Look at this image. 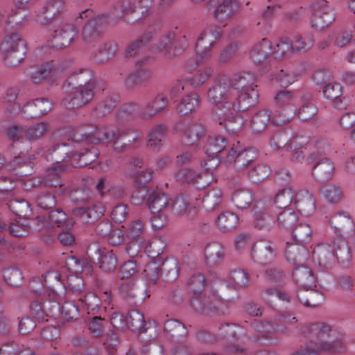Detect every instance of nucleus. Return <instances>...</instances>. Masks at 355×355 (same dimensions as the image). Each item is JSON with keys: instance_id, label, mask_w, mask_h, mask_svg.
Wrapping results in <instances>:
<instances>
[{"instance_id": "f257e3e1", "label": "nucleus", "mask_w": 355, "mask_h": 355, "mask_svg": "<svg viewBox=\"0 0 355 355\" xmlns=\"http://www.w3.org/2000/svg\"><path fill=\"white\" fill-rule=\"evenodd\" d=\"M255 80V75L249 71L240 72L231 80L218 75L208 89L209 103L220 112L215 119L230 134L241 130L245 121L240 112L257 102L259 95Z\"/></svg>"}, {"instance_id": "f03ea898", "label": "nucleus", "mask_w": 355, "mask_h": 355, "mask_svg": "<svg viewBox=\"0 0 355 355\" xmlns=\"http://www.w3.org/2000/svg\"><path fill=\"white\" fill-rule=\"evenodd\" d=\"M69 133L73 150L71 165L74 167H83L92 164L100 154L95 146L83 148L81 141L112 144L114 151L121 153L130 148L131 145L142 137L140 132L130 128L90 124L70 128Z\"/></svg>"}, {"instance_id": "7ed1b4c3", "label": "nucleus", "mask_w": 355, "mask_h": 355, "mask_svg": "<svg viewBox=\"0 0 355 355\" xmlns=\"http://www.w3.org/2000/svg\"><path fill=\"white\" fill-rule=\"evenodd\" d=\"M145 1H123L121 5V15H116L114 18L108 17L106 15H101L94 17V12L91 9H85L79 12V16L76 19L77 24L80 20H86L83 29V39L89 44L95 46L101 39L102 28L110 23L112 20L118 21L122 16L127 15L129 13H137L138 15H143L146 10H143L142 4Z\"/></svg>"}, {"instance_id": "20e7f679", "label": "nucleus", "mask_w": 355, "mask_h": 355, "mask_svg": "<svg viewBox=\"0 0 355 355\" xmlns=\"http://www.w3.org/2000/svg\"><path fill=\"white\" fill-rule=\"evenodd\" d=\"M331 327L324 323H315L306 326L302 334L309 339L306 346L292 355H320L322 352L342 353L345 350V345L341 338L330 340Z\"/></svg>"}, {"instance_id": "39448f33", "label": "nucleus", "mask_w": 355, "mask_h": 355, "mask_svg": "<svg viewBox=\"0 0 355 355\" xmlns=\"http://www.w3.org/2000/svg\"><path fill=\"white\" fill-rule=\"evenodd\" d=\"M49 123L45 121L35 123L29 126L12 125L8 128L7 135L12 141V148L19 151L18 156H15L12 162L8 164L10 169H15L17 166L31 163L30 160L24 161V152L32 148V142L40 139L48 131Z\"/></svg>"}, {"instance_id": "423d86ee", "label": "nucleus", "mask_w": 355, "mask_h": 355, "mask_svg": "<svg viewBox=\"0 0 355 355\" xmlns=\"http://www.w3.org/2000/svg\"><path fill=\"white\" fill-rule=\"evenodd\" d=\"M206 279L201 273L193 275L188 282V288L193 293L191 300V305L196 311L210 315L218 313L219 306L221 304L220 299L217 298L216 294L214 293V299L202 295L205 288Z\"/></svg>"}, {"instance_id": "0eeeda50", "label": "nucleus", "mask_w": 355, "mask_h": 355, "mask_svg": "<svg viewBox=\"0 0 355 355\" xmlns=\"http://www.w3.org/2000/svg\"><path fill=\"white\" fill-rule=\"evenodd\" d=\"M221 35V28L217 26H209L202 31L196 43L195 50L198 60L193 68L210 57L212 47L216 41L220 38ZM192 69L193 67H190L189 63H187L185 70L191 72Z\"/></svg>"}, {"instance_id": "6e6552de", "label": "nucleus", "mask_w": 355, "mask_h": 355, "mask_svg": "<svg viewBox=\"0 0 355 355\" xmlns=\"http://www.w3.org/2000/svg\"><path fill=\"white\" fill-rule=\"evenodd\" d=\"M1 51L6 64L12 67L24 60L26 54V45L18 33H13L2 42Z\"/></svg>"}, {"instance_id": "1a4fd4ad", "label": "nucleus", "mask_w": 355, "mask_h": 355, "mask_svg": "<svg viewBox=\"0 0 355 355\" xmlns=\"http://www.w3.org/2000/svg\"><path fill=\"white\" fill-rule=\"evenodd\" d=\"M60 296L53 291L44 292L43 297L36 298L31 304V313L38 321L47 320L46 317L53 315L55 310L60 309Z\"/></svg>"}, {"instance_id": "9d476101", "label": "nucleus", "mask_w": 355, "mask_h": 355, "mask_svg": "<svg viewBox=\"0 0 355 355\" xmlns=\"http://www.w3.org/2000/svg\"><path fill=\"white\" fill-rule=\"evenodd\" d=\"M54 171L55 170L53 169L46 170V175L44 179L39 177L28 178L22 175L17 180L15 186L3 187L1 189L8 191L13 189L18 184L24 187L26 190L40 186L55 189H57L58 186H59L61 188L62 185L60 176H59L58 173H54Z\"/></svg>"}, {"instance_id": "9b49d317", "label": "nucleus", "mask_w": 355, "mask_h": 355, "mask_svg": "<svg viewBox=\"0 0 355 355\" xmlns=\"http://www.w3.org/2000/svg\"><path fill=\"white\" fill-rule=\"evenodd\" d=\"M257 157V151L252 148L242 149L239 141L232 144L225 157V162L234 164L236 170L241 171L251 166Z\"/></svg>"}, {"instance_id": "f8f14e48", "label": "nucleus", "mask_w": 355, "mask_h": 355, "mask_svg": "<svg viewBox=\"0 0 355 355\" xmlns=\"http://www.w3.org/2000/svg\"><path fill=\"white\" fill-rule=\"evenodd\" d=\"M162 270L167 271L173 277H177L179 271L177 260L173 258L166 259L164 261H162V259H159V260L151 259L146 265L143 274L146 281L155 283Z\"/></svg>"}, {"instance_id": "ddd939ff", "label": "nucleus", "mask_w": 355, "mask_h": 355, "mask_svg": "<svg viewBox=\"0 0 355 355\" xmlns=\"http://www.w3.org/2000/svg\"><path fill=\"white\" fill-rule=\"evenodd\" d=\"M96 87V83H91L86 87H71V91L62 101L63 106L68 109H74L87 105L93 99Z\"/></svg>"}, {"instance_id": "4468645a", "label": "nucleus", "mask_w": 355, "mask_h": 355, "mask_svg": "<svg viewBox=\"0 0 355 355\" xmlns=\"http://www.w3.org/2000/svg\"><path fill=\"white\" fill-rule=\"evenodd\" d=\"M73 145L71 146L65 143L53 145L46 154V160L52 162L53 164L49 169L55 170L54 173L60 176V172L64 170V165L61 163L64 162L71 165V161L73 158Z\"/></svg>"}, {"instance_id": "2eb2a0df", "label": "nucleus", "mask_w": 355, "mask_h": 355, "mask_svg": "<svg viewBox=\"0 0 355 355\" xmlns=\"http://www.w3.org/2000/svg\"><path fill=\"white\" fill-rule=\"evenodd\" d=\"M327 3L328 1H313L311 6L312 27L323 29L335 20L336 13Z\"/></svg>"}, {"instance_id": "dca6fc26", "label": "nucleus", "mask_w": 355, "mask_h": 355, "mask_svg": "<svg viewBox=\"0 0 355 355\" xmlns=\"http://www.w3.org/2000/svg\"><path fill=\"white\" fill-rule=\"evenodd\" d=\"M254 225L260 230L269 231L276 225V214L273 207L266 206L263 201H259L252 208Z\"/></svg>"}, {"instance_id": "f3484780", "label": "nucleus", "mask_w": 355, "mask_h": 355, "mask_svg": "<svg viewBox=\"0 0 355 355\" xmlns=\"http://www.w3.org/2000/svg\"><path fill=\"white\" fill-rule=\"evenodd\" d=\"M276 256V249L272 246V243L268 240L260 239L252 245L251 257L259 263L270 262Z\"/></svg>"}, {"instance_id": "a211bd4d", "label": "nucleus", "mask_w": 355, "mask_h": 355, "mask_svg": "<svg viewBox=\"0 0 355 355\" xmlns=\"http://www.w3.org/2000/svg\"><path fill=\"white\" fill-rule=\"evenodd\" d=\"M78 34V28L71 24H62L53 31V46L62 49L69 46Z\"/></svg>"}, {"instance_id": "6ab92c4d", "label": "nucleus", "mask_w": 355, "mask_h": 355, "mask_svg": "<svg viewBox=\"0 0 355 355\" xmlns=\"http://www.w3.org/2000/svg\"><path fill=\"white\" fill-rule=\"evenodd\" d=\"M160 28L161 25L159 24L150 26L141 36L131 42L125 49V57L131 58L143 51L148 46L157 31Z\"/></svg>"}, {"instance_id": "aec40b11", "label": "nucleus", "mask_w": 355, "mask_h": 355, "mask_svg": "<svg viewBox=\"0 0 355 355\" xmlns=\"http://www.w3.org/2000/svg\"><path fill=\"white\" fill-rule=\"evenodd\" d=\"M286 150L291 153V159L295 162H302L304 158L303 148L308 144L309 139L301 132H295L288 136Z\"/></svg>"}, {"instance_id": "412c9836", "label": "nucleus", "mask_w": 355, "mask_h": 355, "mask_svg": "<svg viewBox=\"0 0 355 355\" xmlns=\"http://www.w3.org/2000/svg\"><path fill=\"white\" fill-rule=\"evenodd\" d=\"M52 103L46 98H37L26 103L21 109L25 117L37 118L46 114L51 110Z\"/></svg>"}, {"instance_id": "4be33fe9", "label": "nucleus", "mask_w": 355, "mask_h": 355, "mask_svg": "<svg viewBox=\"0 0 355 355\" xmlns=\"http://www.w3.org/2000/svg\"><path fill=\"white\" fill-rule=\"evenodd\" d=\"M207 126L201 122L193 121L184 125L182 141L185 145H196L207 133Z\"/></svg>"}, {"instance_id": "5701e85b", "label": "nucleus", "mask_w": 355, "mask_h": 355, "mask_svg": "<svg viewBox=\"0 0 355 355\" xmlns=\"http://www.w3.org/2000/svg\"><path fill=\"white\" fill-rule=\"evenodd\" d=\"M279 331L277 325L271 322H260L254 320L248 330V334L253 336L255 342H261L263 340H270L273 338V335Z\"/></svg>"}, {"instance_id": "b1692460", "label": "nucleus", "mask_w": 355, "mask_h": 355, "mask_svg": "<svg viewBox=\"0 0 355 355\" xmlns=\"http://www.w3.org/2000/svg\"><path fill=\"white\" fill-rule=\"evenodd\" d=\"M105 211V206L98 202L89 204L86 207L76 208L73 210V214L83 222L90 223L101 218Z\"/></svg>"}, {"instance_id": "393cba45", "label": "nucleus", "mask_w": 355, "mask_h": 355, "mask_svg": "<svg viewBox=\"0 0 355 355\" xmlns=\"http://www.w3.org/2000/svg\"><path fill=\"white\" fill-rule=\"evenodd\" d=\"M178 28L164 32L156 41L153 45L155 51L162 53L166 58H172L175 57L173 51V41L177 36Z\"/></svg>"}, {"instance_id": "a878e982", "label": "nucleus", "mask_w": 355, "mask_h": 355, "mask_svg": "<svg viewBox=\"0 0 355 355\" xmlns=\"http://www.w3.org/2000/svg\"><path fill=\"white\" fill-rule=\"evenodd\" d=\"M200 103V96L196 92L182 96L176 105V112L180 116H187L195 112Z\"/></svg>"}, {"instance_id": "bb28decb", "label": "nucleus", "mask_w": 355, "mask_h": 355, "mask_svg": "<svg viewBox=\"0 0 355 355\" xmlns=\"http://www.w3.org/2000/svg\"><path fill=\"white\" fill-rule=\"evenodd\" d=\"M294 204L297 211L303 216H311L315 209V199L306 190L299 191L295 196Z\"/></svg>"}, {"instance_id": "cd10ccee", "label": "nucleus", "mask_w": 355, "mask_h": 355, "mask_svg": "<svg viewBox=\"0 0 355 355\" xmlns=\"http://www.w3.org/2000/svg\"><path fill=\"white\" fill-rule=\"evenodd\" d=\"M250 60L257 65L266 62L272 55V44L267 38H263L256 42L250 51Z\"/></svg>"}, {"instance_id": "c85d7f7f", "label": "nucleus", "mask_w": 355, "mask_h": 355, "mask_svg": "<svg viewBox=\"0 0 355 355\" xmlns=\"http://www.w3.org/2000/svg\"><path fill=\"white\" fill-rule=\"evenodd\" d=\"M313 257L324 268L331 267L336 262L334 248L328 243L317 245L313 250Z\"/></svg>"}, {"instance_id": "c756f323", "label": "nucleus", "mask_w": 355, "mask_h": 355, "mask_svg": "<svg viewBox=\"0 0 355 355\" xmlns=\"http://www.w3.org/2000/svg\"><path fill=\"white\" fill-rule=\"evenodd\" d=\"M168 98L165 94L160 93L148 102L142 109L141 119H150L162 112L168 106Z\"/></svg>"}, {"instance_id": "7c9ffc66", "label": "nucleus", "mask_w": 355, "mask_h": 355, "mask_svg": "<svg viewBox=\"0 0 355 355\" xmlns=\"http://www.w3.org/2000/svg\"><path fill=\"white\" fill-rule=\"evenodd\" d=\"M93 248L96 250L98 254V259L99 260L101 269L105 272L113 271L117 264V258L114 250L105 248H101L96 244L89 245L88 250H92Z\"/></svg>"}, {"instance_id": "2f4dec72", "label": "nucleus", "mask_w": 355, "mask_h": 355, "mask_svg": "<svg viewBox=\"0 0 355 355\" xmlns=\"http://www.w3.org/2000/svg\"><path fill=\"white\" fill-rule=\"evenodd\" d=\"M293 277L302 290L316 287V279L309 267L302 266L295 268L293 272Z\"/></svg>"}, {"instance_id": "473e14b6", "label": "nucleus", "mask_w": 355, "mask_h": 355, "mask_svg": "<svg viewBox=\"0 0 355 355\" xmlns=\"http://www.w3.org/2000/svg\"><path fill=\"white\" fill-rule=\"evenodd\" d=\"M207 159L201 163V167L203 170V175H199L200 180L205 179L202 182H199L200 187H205L209 185L214 180V173L212 171L215 169L220 163L218 155H206Z\"/></svg>"}, {"instance_id": "72a5a7b5", "label": "nucleus", "mask_w": 355, "mask_h": 355, "mask_svg": "<svg viewBox=\"0 0 355 355\" xmlns=\"http://www.w3.org/2000/svg\"><path fill=\"white\" fill-rule=\"evenodd\" d=\"M169 202L168 196L159 191H152L146 199V205L151 213L164 212L168 209Z\"/></svg>"}, {"instance_id": "f704fd0d", "label": "nucleus", "mask_w": 355, "mask_h": 355, "mask_svg": "<svg viewBox=\"0 0 355 355\" xmlns=\"http://www.w3.org/2000/svg\"><path fill=\"white\" fill-rule=\"evenodd\" d=\"M151 324L156 327L164 325V331L173 336L179 338L187 335L184 325L177 320L168 319L164 321L161 317H158L153 322H149V324L151 325Z\"/></svg>"}, {"instance_id": "c9c22d12", "label": "nucleus", "mask_w": 355, "mask_h": 355, "mask_svg": "<svg viewBox=\"0 0 355 355\" xmlns=\"http://www.w3.org/2000/svg\"><path fill=\"white\" fill-rule=\"evenodd\" d=\"M205 260L211 266H216L221 263L225 256L223 245L218 242L209 243L205 248Z\"/></svg>"}, {"instance_id": "e433bc0d", "label": "nucleus", "mask_w": 355, "mask_h": 355, "mask_svg": "<svg viewBox=\"0 0 355 355\" xmlns=\"http://www.w3.org/2000/svg\"><path fill=\"white\" fill-rule=\"evenodd\" d=\"M167 131L168 128L164 124L154 126L148 135L147 146L154 151H160Z\"/></svg>"}, {"instance_id": "4c0bfd02", "label": "nucleus", "mask_w": 355, "mask_h": 355, "mask_svg": "<svg viewBox=\"0 0 355 355\" xmlns=\"http://www.w3.org/2000/svg\"><path fill=\"white\" fill-rule=\"evenodd\" d=\"M322 93L325 98L334 102V106L336 108H342L345 97L343 96V87L339 83L336 81L328 83L323 87Z\"/></svg>"}, {"instance_id": "58836bf2", "label": "nucleus", "mask_w": 355, "mask_h": 355, "mask_svg": "<svg viewBox=\"0 0 355 355\" xmlns=\"http://www.w3.org/2000/svg\"><path fill=\"white\" fill-rule=\"evenodd\" d=\"M152 78V72L146 68H139L126 76L124 83L128 89H133L148 81Z\"/></svg>"}, {"instance_id": "ea45409f", "label": "nucleus", "mask_w": 355, "mask_h": 355, "mask_svg": "<svg viewBox=\"0 0 355 355\" xmlns=\"http://www.w3.org/2000/svg\"><path fill=\"white\" fill-rule=\"evenodd\" d=\"M329 225L332 227L336 233L353 230L354 221L349 213L339 211L334 214L329 220Z\"/></svg>"}, {"instance_id": "a19ab883", "label": "nucleus", "mask_w": 355, "mask_h": 355, "mask_svg": "<svg viewBox=\"0 0 355 355\" xmlns=\"http://www.w3.org/2000/svg\"><path fill=\"white\" fill-rule=\"evenodd\" d=\"M285 256L288 262L296 264L307 259L308 251L304 245L298 243L286 242Z\"/></svg>"}, {"instance_id": "79ce46f5", "label": "nucleus", "mask_w": 355, "mask_h": 355, "mask_svg": "<svg viewBox=\"0 0 355 355\" xmlns=\"http://www.w3.org/2000/svg\"><path fill=\"white\" fill-rule=\"evenodd\" d=\"M296 92L293 90L281 89L274 96V103L277 107L296 110Z\"/></svg>"}, {"instance_id": "37998d69", "label": "nucleus", "mask_w": 355, "mask_h": 355, "mask_svg": "<svg viewBox=\"0 0 355 355\" xmlns=\"http://www.w3.org/2000/svg\"><path fill=\"white\" fill-rule=\"evenodd\" d=\"M176 215L186 214L188 217H193L197 214L196 207L191 206L186 197L180 196L169 202V209Z\"/></svg>"}, {"instance_id": "c03bdc74", "label": "nucleus", "mask_w": 355, "mask_h": 355, "mask_svg": "<svg viewBox=\"0 0 355 355\" xmlns=\"http://www.w3.org/2000/svg\"><path fill=\"white\" fill-rule=\"evenodd\" d=\"M93 72L88 69H81L78 71L73 72L67 78L66 83L69 87H86L91 83H96L93 80Z\"/></svg>"}, {"instance_id": "a18cd8bd", "label": "nucleus", "mask_w": 355, "mask_h": 355, "mask_svg": "<svg viewBox=\"0 0 355 355\" xmlns=\"http://www.w3.org/2000/svg\"><path fill=\"white\" fill-rule=\"evenodd\" d=\"M227 146L226 138L220 135H210L206 139L203 149L206 155H218Z\"/></svg>"}, {"instance_id": "49530a36", "label": "nucleus", "mask_w": 355, "mask_h": 355, "mask_svg": "<svg viewBox=\"0 0 355 355\" xmlns=\"http://www.w3.org/2000/svg\"><path fill=\"white\" fill-rule=\"evenodd\" d=\"M239 223V218L238 215L230 211L222 212L216 220L217 228L223 232L236 229Z\"/></svg>"}, {"instance_id": "de8ad7c7", "label": "nucleus", "mask_w": 355, "mask_h": 355, "mask_svg": "<svg viewBox=\"0 0 355 355\" xmlns=\"http://www.w3.org/2000/svg\"><path fill=\"white\" fill-rule=\"evenodd\" d=\"M239 8V1H222L216 6L214 17L223 22L230 18Z\"/></svg>"}, {"instance_id": "09e8293b", "label": "nucleus", "mask_w": 355, "mask_h": 355, "mask_svg": "<svg viewBox=\"0 0 355 355\" xmlns=\"http://www.w3.org/2000/svg\"><path fill=\"white\" fill-rule=\"evenodd\" d=\"M271 121V112L263 109L256 112L251 117L250 125L252 130L255 133L263 131Z\"/></svg>"}, {"instance_id": "8fccbe9b", "label": "nucleus", "mask_w": 355, "mask_h": 355, "mask_svg": "<svg viewBox=\"0 0 355 355\" xmlns=\"http://www.w3.org/2000/svg\"><path fill=\"white\" fill-rule=\"evenodd\" d=\"M297 297L302 304L308 307H315L324 301L323 295L314 288L300 290Z\"/></svg>"}, {"instance_id": "3c124183", "label": "nucleus", "mask_w": 355, "mask_h": 355, "mask_svg": "<svg viewBox=\"0 0 355 355\" xmlns=\"http://www.w3.org/2000/svg\"><path fill=\"white\" fill-rule=\"evenodd\" d=\"M62 185L61 188L58 186L57 189H55V192L58 194L67 196L75 203L86 202L91 198L92 192L88 189L77 188L71 190L67 189L62 183Z\"/></svg>"}, {"instance_id": "603ef678", "label": "nucleus", "mask_w": 355, "mask_h": 355, "mask_svg": "<svg viewBox=\"0 0 355 355\" xmlns=\"http://www.w3.org/2000/svg\"><path fill=\"white\" fill-rule=\"evenodd\" d=\"M214 73V67L206 66L198 69L193 75L186 78L185 81L194 88L205 84Z\"/></svg>"}, {"instance_id": "864d4df0", "label": "nucleus", "mask_w": 355, "mask_h": 355, "mask_svg": "<svg viewBox=\"0 0 355 355\" xmlns=\"http://www.w3.org/2000/svg\"><path fill=\"white\" fill-rule=\"evenodd\" d=\"M317 112V107L312 102L310 94H304L301 97V105L296 114L298 118L303 121L312 118Z\"/></svg>"}, {"instance_id": "5fc2aeb1", "label": "nucleus", "mask_w": 355, "mask_h": 355, "mask_svg": "<svg viewBox=\"0 0 355 355\" xmlns=\"http://www.w3.org/2000/svg\"><path fill=\"white\" fill-rule=\"evenodd\" d=\"M62 1H46L42 10L37 14V21L42 25L50 22L58 12Z\"/></svg>"}, {"instance_id": "6e6d98bb", "label": "nucleus", "mask_w": 355, "mask_h": 355, "mask_svg": "<svg viewBox=\"0 0 355 355\" xmlns=\"http://www.w3.org/2000/svg\"><path fill=\"white\" fill-rule=\"evenodd\" d=\"M275 214H276V224L280 228L285 230L292 228L298 219L297 214L291 209H285L278 212H275Z\"/></svg>"}, {"instance_id": "4d7b16f0", "label": "nucleus", "mask_w": 355, "mask_h": 355, "mask_svg": "<svg viewBox=\"0 0 355 355\" xmlns=\"http://www.w3.org/2000/svg\"><path fill=\"white\" fill-rule=\"evenodd\" d=\"M142 109L140 105L135 102L125 103L119 110L116 115V120L119 123H123L130 119L139 116L141 118Z\"/></svg>"}, {"instance_id": "13d9d810", "label": "nucleus", "mask_w": 355, "mask_h": 355, "mask_svg": "<svg viewBox=\"0 0 355 355\" xmlns=\"http://www.w3.org/2000/svg\"><path fill=\"white\" fill-rule=\"evenodd\" d=\"M335 171L334 164L328 159H324L317 163L313 168V175L322 180L331 178Z\"/></svg>"}, {"instance_id": "bf43d9fd", "label": "nucleus", "mask_w": 355, "mask_h": 355, "mask_svg": "<svg viewBox=\"0 0 355 355\" xmlns=\"http://www.w3.org/2000/svg\"><path fill=\"white\" fill-rule=\"evenodd\" d=\"M253 200L252 192L246 189L236 190L232 196V202L239 209H244L250 207Z\"/></svg>"}, {"instance_id": "052dcab7", "label": "nucleus", "mask_w": 355, "mask_h": 355, "mask_svg": "<svg viewBox=\"0 0 355 355\" xmlns=\"http://www.w3.org/2000/svg\"><path fill=\"white\" fill-rule=\"evenodd\" d=\"M296 114V110L284 107H277L271 115V123L274 126H280L291 122Z\"/></svg>"}, {"instance_id": "680f3d73", "label": "nucleus", "mask_w": 355, "mask_h": 355, "mask_svg": "<svg viewBox=\"0 0 355 355\" xmlns=\"http://www.w3.org/2000/svg\"><path fill=\"white\" fill-rule=\"evenodd\" d=\"M334 245L336 261L337 260L342 264L349 263L352 255L347 242L341 238H338L334 241Z\"/></svg>"}, {"instance_id": "e2e57ef3", "label": "nucleus", "mask_w": 355, "mask_h": 355, "mask_svg": "<svg viewBox=\"0 0 355 355\" xmlns=\"http://www.w3.org/2000/svg\"><path fill=\"white\" fill-rule=\"evenodd\" d=\"M222 191L219 188L209 190L204 196L202 204L207 211H212L218 207L222 200Z\"/></svg>"}, {"instance_id": "0e129e2a", "label": "nucleus", "mask_w": 355, "mask_h": 355, "mask_svg": "<svg viewBox=\"0 0 355 355\" xmlns=\"http://www.w3.org/2000/svg\"><path fill=\"white\" fill-rule=\"evenodd\" d=\"M270 173V168L266 164H252L248 171V176L251 182L257 183L266 179Z\"/></svg>"}, {"instance_id": "69168bd1", "label": "nucleus", "mask_w": 355, "mask_h": 355, "mask_svg": "<svg viewBox=\"0 0 355 355\" xmlns=\"http://www.w3.org/2000/svg\"><path fill=\"white\" fill-rule=\"evenodd\" d=\"M8 205L16 216L24 217V219L32 214L31 205L24 199H12L9 201Z\"/></svg>"}, {"instance_id": "338daca9", "label": "nucleus", "mask_w": 355, "mask_h": 355, "mask_svg": "<svg viewBox=\"0 0 355 355\" xmlns=\"http://www.w3.org/2000/svg\"><path fill=\"white\" fill-rule=\"evenodd\" d=\"M82 309L88 314L95 315L98 313L101 305L99 297L94 293H87L84 298H80Z\"/></svg>"}, {"instance_id": "774afa93", "label": "nucleus", "mask_w": 355, "mask_h": 355, "mask_svg": "<svg viewBox=\"0 0 355 355\" xmlns=\"http://www.w3.org/2000/svg\"><path fill=\"white\" fill-rule=\"evenodd\" d=\"M312 230L309 224L300 223L293 231L292 236L295 242L304 245L311 239Z\"/></svg>"}]
</instances>
